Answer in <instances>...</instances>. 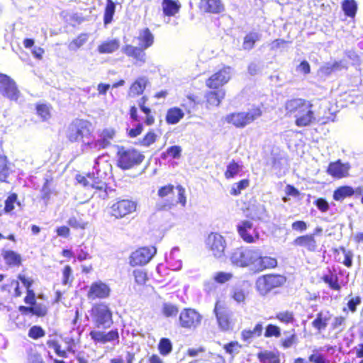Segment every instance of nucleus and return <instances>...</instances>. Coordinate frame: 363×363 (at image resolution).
Instances as JSON below:
<instances>
[{"mask_svg": "<svg viewBox=\"0 0 363 363\" xmlns=\"http://www.w3.org/2000/svg\"><path fill=\"white\" fill-rule=\"evenodd\" d=\"M313 107L311 101L303 98H293L284 104L286 116L293 117L298 127H307L315 123Z\"/></svg>", "mask_w": 363, "mask_h": 363, "instance_id": "nucleus-1", "label": "nucleus"}, {"mask_svg": "<svg viewBox=\"0 0 363 363\" xmlns=\"http://www.w3.org/2000/svg\"><path fill=\"white\" fill-rule=\"evenodd\" d=\"M18 281H21L26 289L23 302L27 306H19L18 309L23 315H32L37 317H45L48 312V307L42 303H37L36 295L32 286L34 281L32 278L26 277L25 275L18 274Z\"/></svg>", "mask_w": 363, "mask_h": 363, "instance_id": "nucleus-2", "label": "nucleus"}, {"mask_svg": "<svg viewBox=\"0 0 363 363\" xmlns=\"http://www.w3.org/2000/svg\"><path fill=\"white\" fill-rule=\"evenodd\" d=\"M263 111L259 106H253L247 111H238L227 114L225 121L233 127L242 129L260 118Z\"/></svg>", "mask_w": 363, "mask_h": 363, "instance_id": "nucleus-3", "label": "nucleus"}, {"mask_svg": "<svg viewBox=\"0 0 363 363\" xmlns=\"http://www.w3.org/2000/svg\"><path fill=\"white\" fill-rule=\"evenodd\" d=\"M90 315L94 326L97 328L108 329L113 323V311L105 302L94 303L90 310Z\"/></svg>", "mask_w": 363, "mask_h": 363, "instance_id": "nucleus-4", "label": "nucleus"}, {"mask_svg": "<svg viewBox=\"0 0 363 363\" xmlns=\"http://www.w3.org/2000/svg\"><path fill=\"white\" fill-rule=\"evenodd\" d=\"M66 136L70 143L84 142L92 136L91 123L84 119L75 118L68 125Z\"/></svg>", "mask_w": 363, "mask_h": 363, "instance_id": "nucleus-5", "label": "nucleus"}, {"mask_svg": "<svg viewBox=\"0 0 363 363\" xmlns=\"http://www.w3.org/2000/svg\"><path fill=\"white\" fill-rule=\"evenodd\" d=\"M286 281V277L282 274H264L257 279L256 289L260 294L266 295L272 290L282 286Z\"/></svg>", "mask_w": 363, "mask_h": 363, "instance_id": "nucleus-6", "label": "nucleus"}, {"mask_svg": "<svg viewBox=\"0 0 363 363\" xmlns=\"http://www.w3.org/2000/svg\"><path fill=\"white\" fill-rule=\"evenodd\" d=\"M257 257V250L239 247L232 252L230 261L237 267H245L255 264Z\"/></svg>", "mask_w": 363, "mask_h": 363, "instance_id": "nucleus-7", "label": "nucleus"}, {"mask_svg": "<svg viewBox=\"0 0 363 363\" xmlns=\"http://www.w3.org/2000/svg\"><path fill=\"white\" fill-rule=\"evenodd\" d=\"M230 79L231 67L224 65L206 79L205 85L208 89H223Z\"/></svg>", "mask_w": 363, "mask_h": 363, "instance_id": "nucleus-8", "label": "nucleus"}, {"mask_svg": "<svg viewBox=\"0 0 363 363\" xmlns=\"http://www.w3.org/2000/svg\"><path fill=\"white\" fill-rule=\"evenodd\" d=\"M213 312L220 330L228 332L233 330L234 325L233 320L223 301L218 299L216 301Z\"/></svg>", "mask_w": 363, "mask_h": 363, "instance_id": "nucleus-9", "label": "nucleus"}, {"mask_svg": "<svg viewBox=\"0 0 363 363\" xmlns=\"http://www.w3.org/2000/svg\"><path fill=\"white\" fill-rule=\"evenodd\" d=\"M0 94L5 98L16 101L21 94L16 82L10 76L0 73Z\"/></svg>", "mask_w": 363, "mask_h": 363, "instance_id": "nucleus-10", "label": "nucleus"}, {"mask_svg": "<svg viewBox=\"0 0 363 363\" xmlns=\"http://www.w3.org/2000/svg\"><path fill=\"white\" fill-rule=\"evenodd\" d=\"M201 314L195 309L186 308L182 310L179 315V327L191 330L197 328L201 322Z\"/></svg>", "mask_w": 363, "mask_h": 363, "instance_id": "nucleus-11", "label": "nucleus"}, {"mask_svg": "<svg viewBox=\"0 0 363 363\" xmlns=\"http://www.w3.org/2000/svg\"><path fill=\"white\" fill-rule=\"evenodd\" d=\"M236 228L240 237L246 243H253L259 239V233L250 220H242Z\"/></svg>", "mask_w": 363, "mask_h": 363, "instance_id": "nucleus-12", "label": "nucleus"}, {"mask_svg": "<svg viewBox=\"0 0 363 363\" xmlns=\"http://www.w3.org/2000/svg\"><path fill=\"white\" fill-rule=\"evenodd\" d=\"M117 156V166L121 169H129L136 164V154L133 149H127L123 146L118 147Z\"/></svg>", "mask_w": 363, "mask_h": 363, "instance_id": "nucleus-13", "label": "nucleus"}, {"mask_svg": "<svg viewBox=\"0 0 363 363\" xmlns=\"http://www.w3.org/2000/svg\"><path fill=\"white\" fill-rule=\"evenodd\" d=\"M207 246L215 257L220 258L224 255L225 241L220 234L211 233L207 239Z\"/></svg>", "mask_w": 363, "mask_h": 363, "instance_id": "nucleus-14", "label": "nucleus"}, {"mask_svg": "<svg viewBox=\"0 0 363 363\" xmlns=\"http://www.w3.org/2000/svg\"><path fill=\"white\" fill-rule=\"evenodd\" d=\"M111 289L106 283L98 281L91 283L87 291L86 296L89 299H105L109 297Z\"/></svg>", "mask_w": 363, "mask_h": 363, "instance_id": "nucleus-15", "label": "nucleus"}, {"mask_svg": "<svg viewBox=\"0 0 363 363\" xmlns=\"http://www.w3.org/2000/svg\"><path fill=\"white\" fill-rule=\"evenodd\" d=\"M225 89H209L204 94L202 104L206 109L218 107L225 99Z\"/></svg>", "mask_w": 363, "mask_h": 363, "instance_id": "nucleus-16", "label": "nucleus"}, {"mask_svg": "<svg viewBox=\"0 0 363 363\" xmlns=\"http://www.w3.org/2000/svg\"><path fill=\"white\" fill-rule=\"evenodd\" d=\"M135 208L134 202L128 199H122L111 206V215L116 218H121L134 211Z\"/></svg>", "mask_w": 363, "mask_h": 363, "instance_id": "nucleus-17", "label": "nucleus"}, {"mask_svg": "<svg viewBox=\"0 0 363 363\" xmlns=\"http://www.w3.org/2000/svg\"><path fill=\"white\" fill-rule=\"evenodd\" d=\"M89 336L96 344H106L108 342H119V333L118 329H113L107 333L94 330L89 333Z\"/></svg>", "mask_w": 363, "mask_h": 363, "instance_id": "nucleus-18", "label": "nucleus"}, {"mask_svg": "<svg viewBox=\"0 0 363 363\" xmlns=\"http://www.w3.org/2000/svg\"><path fill=\"white\" fill-rule=\"evenodd\" d=\"M2 293V298L9 299V302L13 298H18L21 296L22 291L18 279H10L6 284L1 286Z\"/></svg>", "mask_w": 363, "mask_h": 363, "instance_id": "nucleus-19", "label": "nucleus"}, {"mask_svg": "<svg viewBox=\"0 0 363 363\" xmlns=\"http://www.w3.org/2000/svg\"><path fill=\"white\" fill-rule=\"evenodd\" d=\"M138 39L139 40V47L138 48V50H140V52H138V61L140 60L145 62V54L143 52V50L148 48L153 44L154 35L150 30L147 28L140 31Z\"/></svg>", "mask_w": 363, "mask_h": 363, "instance_id": "nucleus-20", "label": "nucleus"}, {"mask_svg": "<svg viewBox=\"0 0 363 363\" xmlns=\"http://www.w3.org/2000/svg\"><path fill=\"white\" fill-rule=\"evenodd\" d=\"M350 166L344 164L340 160L329 163L327 168V173L335 179H342L349 176Z\"/></svg>", "mask_w": 363, "mask_h": 363, "instance_id": "nucleus-21", "label": "nucleus"}, {"mask_svg": "<svg viewBox=\"0 0 363 363\" xmlns=\"http://www.w3.org/2000/svg\"><path fill=\"white\" fill-rule=\"evenodd\" d=\"M200 11L209 14H220L225 11V4L222 0H200Z\"/></svg>", "mask_w": 363, "mask_h": 363, "instance_id": "nucleus-22", "label": "nucleus"}, {"mask_svg": "<svg viewBox=\"0 0 363 363\" xmlns=\"http://www.w3.org/2000/svg\"><path fill=\"white\" fill-rule=\"evenodd\" d=\"M293 245L311 252H315L318 248L314 234L311 233L298 236L293 240Z\"/></svg>", "mask_w": 363, "mask_h": 363, "instance_id": "nucleus-23", "label": "nucleus"}, {"mask_svg": "<svg viewBox=\"0 0 363 363\" xmlns=\"http://www.w3.org/2000/svg\"><path fill=\"white\" fill-rule=\"evenodd\" d=\"M1 256L9 267H19L22 265L21 255L14 250H3Z\"/></svg>", "mask_w": 363, "mask_h": 363, "instance_id": "nucleus-24", "label": "nucleus"}, {"mask_svg": "<svg viewBox=\"0 0 363 363\" xmlns=\"http://www.w3.org/2000/svg\"><path fill=\"white\" fill-rule=\"evenodd\" d=\"M252 266L259 272L265 269H274L277 266V260L274 257L268 256H262L258 251V257L256 259L255 264Z\"/></svg>", "mask_w": 363, "mask_h": 363, "instance_id": "nucleus-25", "label": "nucleus"}, {"mask_svg": "<svg viewBox=\"0 0 363 363\" xmlns=\"http://www.w3.org/2000/svg\"><path fill=\"white\" fill-rule=\"evenodd\" d=\"M264 325L262 322L255 324L252 329H244L240 333V337L243 342H250L255 337L262 336Z\"/></svg>", "mask_w": 363, "mask_h": 363, "instance_id": "nucleus-26", "label": "nucleus"}, {"mask_svg": "<svg viewBox=\"0 0 363 363\" xmlns=\"http://www.w3.org/2000/svg\"><path fill=\"white\" fill-rule=\"evenodd\" d=\"M320 279L331 290L335 291H340L341 290L342 286L339 281V277L335 269L333 271L329 269L328 272L323 274Z\"/></svg>", "mask_w": 363, "mask_h": 363, "instance_id": "nucleus-27", "label": "nucleus"}, {"mask_svg": "<svg viewBox=\"0 0 363 363\" xmlns=\"http://www.w3.org/2000/svg\"><path fill=\"white\" fill-rule=\"evenodd\" d=\"M156 252V248L152 245L142 247L138 249V264L144 265L148 263Z\"/></svg>", "mask_w": 363, "mask_h": 363, "instance_id": "nucleus-28", "label": "nucleus"}, {"mask_svg": "<svg viewBox=\"0 0 363 363\" xmlns=\"http://www.w3.org/2000/svg\"><path fill=\"white\" fill-rule=\"evenodd\" d=\"M37 116L42 121H47L52 117V105L48 103L38 102L35 105Z\"/></svg>", "mask_w": 363, "mask_h": 363, "instance_id": "nucleus-29", "label": "nucleus"}, {"mask_svg": "<svg viewBox=\"0 0 363 363\" xmlns=\"http://www.w3.org/2000/svg\"><path fill=\"white\" fill-rule=\"evenodd\" d=\"M162 6L163 14L168 17L175 16L181 9L180 3L174 0H162Z\"/></svg>", "mask_w": 363, "mask_h": 363, "instance_id": "nucleus-30", "label": "nucleus"}, {"mask_svg": "<svg viewBox=\"0 0 363 363\" xmlns=\"http://www.w3.org/2000/svg\"><path fill=\"white\" fill-rule=\"evenodd\" d=\"M116 135V130L113 128H105L100 133V139L96 142L100 148L104 149L111 145V141Z\"/></svg>", "mask_w": 363, "mask_h": 363, "instance_id": "nucleus-31", "label": "nucleus"}, {"mask_svg": "<svg viewBox=\"0 0 363 363\" xmlns=\"http://www.w3.org/2000/svg\"><path fill=\"white\" fill-rule=\"evenodd\" d=\"M184 116V113L179 107H172L167 111L165 121L169 125L177 124Z\"/></svg>", "mask_w": 363, "mask_h": 363, "instance_id": "nucleus-32", "label": "nucleus"}, {"mask_svg": "<svg viewBox=\"0 0 363 363\" xmlns=\"http://www.w3.org/2000/svg\"><path fill=\"white\" fill-rule=\"evenodd\" d=\"M119 40L117 39H112L103 41L97 47V51L100 54H109L116 52L119 48Z\"/></svg>", "mask_w": 363, "mask_h": 363, "instance_id": "nucleus-33", "label": "nucleus"}, {"mask_svg": "<svg viewBox=\"0 0 363 363\" xmlns=\"http://www.w3.org/2000/svg\"><path fill=\"white\" fill-rule=\"evenodd\" d=\"M354 194V189L347 185L340 186L337 187L333 194V198L335 201H342L347 197H351Z\"/></svg>", "mask_w": 363, "mask_h": 363, "instance_id": "nucleus-34", "label": "nucleus"}, {"mask_svg": "<svg viewBox=\"0 0 363 363\" xmlns=\"http://www.w3.org/2000/svg\"><path fill=\"white\" fill-rule=\"evenodd\" d=\"M11 163L5 155H0V182L9 183L8 178L11 172Z\"/></svg>", "mask_w": 363, "mask_h": 363, "instance_id": "nucleus-35", "label": "nucleus"}, {"mask_svg": "<svg viewBox=\"0 0 363 363\" xmlns=\"http://www.w3.org/2000/svg\"><path fill=\"white\" fill-rule=\"evenodd\" d=\"M260 40V35L257 32L251 31L243 37L242 48L244 50H251L255 48L257 42Z\"/></svg>", "mask_w": 363, "mask_h": 363, "instance_id": "nucleus-36", "label": "nucleus"}, {"mask_svg": "<svg viewBox=\"0 0 363 363\" xmlns=\"http://www.w3.org/2000/svg\"><path fill=\"white\" fill-rule=\"evenodd\" d=\"M47 345L49 347L52 348L55 354L60 357H67V352L74 353L72 346H68L67 350H62L61 345L56 340H49L47 341Z\"/></svg>", "mask_w": 363, "mask_h": 363, "instance_id": "nucleus-37", "label": "nucleus"}, {"mask_svg": "<svg viewBox=\"0 0 363 363\" xmlns=\"http://www.w3.org/2000/svg\"><path fill=\"white\" fill-rule=\"evenodd\" d=\"M257 356L261 363H280L279 354L272 351L260 352Z\"/></svg>", "mask_w": 363, "mask_h": 363, "instance_id": "nucleus-38", "label": "nucleus"}, {"mask_svg": "<svg viewBox=\"0 0 363 363\" xmlns=\"http://www.w3.org/2000/svg\"><path fill=\"white\" fill-rule=\"evenodd\" d=\"M89 35L86 33H82L74 38L68 45L69 50L76 51L84 46L88 41Z\"/></svg>", "mask_w": 363, "mask_h": 363, "instance_id": "nucleus-39", "label": "nucleus"}, {"mask_svg": "<svg viewBox=\"0 0 363 363\" xmlns=\"http://www.w3.org/2000/svg\"><path fill=\"white\" fill-rule=\"evenodd\" d=\"M242 169V165L235 160H232L226 166L224 176L226 179H230L237 176Z\"/></svg>", "mask_w": 363, "mask_h": 363, "instance_id": "nucleus-40", "label": "nucleus"}, {"mask_svg": "<svg viewBox=\"0 0 363 363\" xmlns=\"http://www.w3.org/2000/svg\"><path fill=\"white\" fill-rule=\"evenodd\" d=\"M328 320L329 318L325 316L323 311H320L316 314V316L312 321L311 325L315 330L320 332L326 328Z\"/></svg>", "mask_w": 363, "mask_h": 363, "instance_id": "nucleus-41", "label": "nucleus"}, {"mask_svg": "<svg viewBox=\"0 0 363 363\" xmlns=\"http://www.w3.org/2000/svg\"><path fill=\"white\" fill-rule=\"evenodd\" d=\"M342 9L346 16L354 18L357 11V5L354 0H344Z\"/></svg>", "mask_w": 363, "mask_h": 363, "instance_id": "nucleus-42", "label": "nucleus"}, {"mask_svg": "<svg viewBox=\"0 0 363 363\" xmlns=\"http://www.w3.org/2000/svg\"><path fill=\"white\" fill-rule=\"evenodd\" d=\"M20 206L16 193H11L4 201V213L10 214L15 208V204Z\"/></svg>", "mask_w": 363, "mask_h": 363, "instance_id": "nucleus-43", "label": "nucleus"}, {"mask_svg": "<svg viewBox=\"0 0 363 363\" xmlns=\"http://www.w3.org/2000/svg\"><path fill=\"white\" fill-rule=\"evenodd\" d=\"M275 319L285 325L293 324L296 321L294 313L291 311H284L276 313Z\"/></svg>", "mask_w": 363, "mask_h": 363, "instance_id": "nucleus-44", "label": "nucleus"}, {"mask_svg": "<svg viewBox=\"0 0 363 363\" xmlns=\"http://www.w3.org/2000/svg\"><path fill=\"white\" fill-rule=\"evenodd\" d=\"M115 10L116 5L114 2L112 0H107L104 14V23L105 25L112 21Z\"/></svg>", "mask_w": 363, "mask_h": 363, "instance_id": "nucleus-45", "label": "nucleus"}, {"mask_svg": "<svg viewBox=\"0 0 363 363\" xmlns=\"http://www.w3.org/2000/svg\"><path fill=\"white\" fill-rule=\"evenodd\" d=\"M247 294V291L244 289L235 288L231 293L230 297L238 304H245Z\"/></svg>", "mask_w": 363, "mask_h": 363, "instance_id": "nucleus-46", "label": "nucleus"}, {"mask_svg": "<svg viewBox=\"0 0 363 363\" xmlns=\"http://www.w3.org/2000/svg\"><path fill=\"white\" fill-rule=\"evenodd\" d=\"M321 349H314L312 354L308 356V361L311 363H331L323 354L320 352Z\"/></svg>", "mask_w": 363, "mask_h": 363, "instance_id": "nucleus-47", "label": "nucleus"}, {"mask_svg": "<svg viewBox=\"0 0 363 363\" xmlns=\"http://www.w3.org/2000/svg\"><path fill=\"white\" fill-rule=\"evenodd\" d=\"M179 313V308L171 303H164L162 307V313L166 318L175 317Z\"/></svg>", "mask_w": 363, "mask_h": 363, "instance_id": "nucleus-48", "label": "nucleus"}, {"mask_svg": "<svg viewBox=\"0 0 363 363\" xmlns=\"http://www.w3.org/2000/svg\"><path fill=\"white\" fill-rule=\"evenodd\" d=\"M250 185L248 179H243L235 183L231 187L230 194L232 196H238L241 194L242 190L246 189Z\"/></svg>", "mask_w": 363, "mask_h": 363, "instance_id": "nucleus-49", "label": "nucleus"}, {"mask_svg": "<svg viewBox=\"0 0 363 363\" xmlns=\"http://www.w3.org/2000/svg\"><path fill=\"white\" fill-rule=\"evenodd\" d=\"M362 303V298L359 296L352 297L347 301L346 306L342 308L343 312L355 313L357 310V306Z\"/></svg>", "mask_w": 363, "mask_h": 363, "instance_id": "nucleus-50", "label": "nucleus"}, {"mask_svg": "<svg viewBox=\"0 0 363 363\" xmlns=\"http://www.w3.org/2000/svg\"><path fill=\"white\" fill-rule=\"evenodd\" d=\"M158 350L162 356H167L172 350V344L168 338H162L158 343Z\"/></svg>", "mask_w": 363, "mask_h": 363, "instance_id": "nucleus-51", "label": "nucleus"}, {"mask_svg": "<svg viewBox=\"0 0 363 363\" xmlns=\"http://www.w3.org/2000/svg\"><path fill=\"white\" fill-rule=\"evenodd\" d=\"M182 147L179 145H172L169 147L165 152L162 154V157L165 159L168 157L172 159L179 158L182 155Z\"/></svg>", "mask_w": 363, "mask_h": 363, "instance_id": "nucleus-52", "label": "nucleus"}, {"mask_svg": "<svg viewBox=\"0 0 363 363\" xmlns=\"http://www.w3.org/2000/svg\"><path fill=\"white\" fill-rule=\"evenodd\" d=\"M281 328L278 325L269 323L265 327L264 336L266 338H270L272 337L278 338L281 336Z\"/></svg>", "mask_w": 363, "mask_h": 363, "instance_id": "nucleus-53", "label": "nucleus"}, {"mask_svg": "<svg viewBox=\"0 0 363 363\" xmlns=\"http://www.w3.org/2000/svg\"><path fill=\"white\" fill-rule=\"evenodd\" d=\"M341 251L344 254V260L342 263L347 268H350L352 266L353 252L351 250H347L345 247L340 246L338 249H335L333 252L335 253Z\"/></svg>", "mask_w": 363, "mask_h": 363, "instance_id": "nucleus-54", "label": "nucleus"}, {"mask_svg": "<svg viewBox=\"0 0 363 363\" xmlns=\"http://www.w3.org/2000/svg\"><path fill=\"white\" fill-rule=\"evenodd\" d=\"M242 347V345L240 344L238 341H230L224 345L223 348L227 354L234 357L235 354L239 352Z\"/></svg>", "mask_w": 363, "mask_h": 363, "instance_id": "nucleus-55", "label": "nucleus"}, {"mask_svg": "<svg viewBox=\"0 0 363 363\" xmlns=\"http://www.w3.org/2000/svg\"><path fill=\"white\" fill-rule=\"evenodd\" d=\"M45 335V331L40 325H33L30 328L28 336L33 340H38Z\"/></svg>", "mask_w": 363, "mask_h": 363, "instance_id": "nucleus-56", "label": "nucleus"}, {"mask_svg": "<svg viewBox=\"0 0 363 363\" xmlns=\"http://www.w3.org/2000/svg\"><path fill=\"white\" fill-rule=\"evenodd\" d=\"M298 342L297 335L295 333L294 330L293 333L288 337L280 340V346L284 349H289Z\"/></svg>", "mask_w": 363, "mask_h": 363, "instance_id": "nucleus-57", "label": "nucleus"}, {"mask_svg": "<svg viewBox=\"0 0 363 363\" xmlns=\"http://www.w3.org/2000/svg\"><path fill=\"white\" fill-rule=\"evenodd\" d=\"M91 179H93V173H87L85 175L77 174L75 176L77 182L84 188H89Z\"/></svg>", "mask_w": 363, "mask_h": 363, "instance_id": "nucleus-58", "label": "nucleus"}, {"mask_svg": "<svg viewBox=\"0 0 363 363\" xmlns=\"http://www.w3.org/2000/svg\"><path fill=\"white\" fill-rule=\"evenodd\" d=\"M72 268L69 265H66L64 267L62 271V284L64 286L71 285L73 281V277L72 276Z\"/></svg>", "mask_w": 363, "mask_h": 363, "instance_id": "nucleus-59", "label": "nucleus"}, {"mask_svg": "<svg viewBox=\"0 0 363 363\" xmlns=\"http://www.w3.org/2000/svg\"><path fill=\"white\" fill-rule=\"evenodd\" d=\"M108 184H105L103 186H101L99 189H94L93 192L92 197L96 199L106 200L108 197V194L107 191Z\"/></svg>", "mask_w": 363, "mask_h": 363, "instance_id": "nucleus-60", "label": "nucleus"}, {"mask_svg": "<svg viewBox=\"0 0 363 363\" xmlns=\"http://www.w3.org/2000/svg\"><path fill=\"white\" fill-rule=\"evenodd\" d=\"M156 134L152 131H150L140 141V145L145 147H148L156 141Z\"/></svg>", "mask_w": 363, "mask_h": 363, "instance_id": "nucleus-61", "label": "nucleus"}, {"mask_svg": "<svg viewBox=\"0 0 363 363\" xmlns=\"http://www.w3.org/2000/svg\"><path fill=\"white\" fill-rule=\"evenodd\" d=\"M233 278V274L229 272H218L214 276V281L219 284H223Z\"/></svg>", "mask_w": 363, "mask_h": 363, "instance_id": "nucleus-62", "label": "nucleus"}, {"mask_svg": "<svg viewBox=\"0 0 363 363\" xmlns=\"http://www.w3.org/2000/svg\"><path fill=\"white\" fill-rule=\"evenodd\" d=\"M140 107L146 116L145 119V124L147 125H152L155 123V118L152 115H151L150 108L148 107H146L144 105V103H141L140 104Z\"/></svg>", "mask_w": 363, "mask_h": 363, "instance_id": "nucleus-63", "label": "nucleus"}, {"mask_svg": "<svg viewBox=\"0 0 363 363\" xmlns=\"http://www.w3.org/2000/svg\"><path fill=\"white\" fill-rule=\"evenodd\" d=\"M67 224L74 229H85L86 223L83 222L82 220L77 219L76 217H71L67 220Z\"/></svg>", "mask_w": 363, "mask_h": 363, "instance_id": "nucleus-64", "label": "nucleus"}]
</instances>
